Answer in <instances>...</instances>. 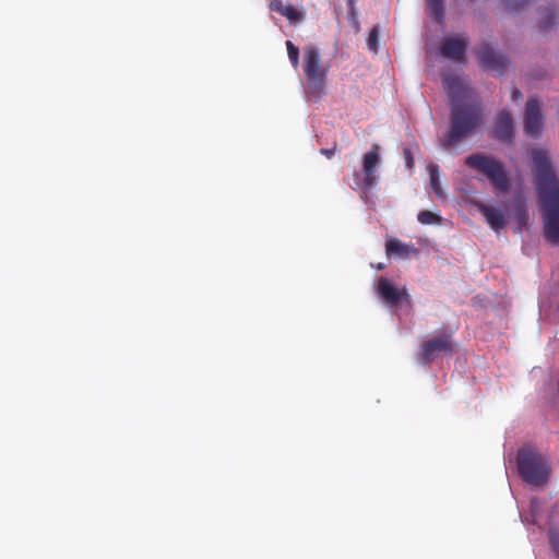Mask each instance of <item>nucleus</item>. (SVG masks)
<instances>
[{
  "mask_svg": "<svg viewBox=\"0 0 559 559\" xmlns=\"http://www.w3.org/2000/svg\"><path fill=\"white\" fill-rule=\"evenodd\" d=\"M451 97L450 128L440 139L443 150H451L469 138L483 122V109L477 100H465L467 88L456 76L447 80Z\"/></svg>",
  "mask_w": 559,
  "mask_h": 559,
  "instance_id": "1",
  "label": "nucleus"
},
{
  "mask_svg": "<svg viewBox=\"0 0 559 559\" xmlns=\"http://www.w3.org/2000/svg\"><path fill=\"white\" fill-rule=\"evenodd\" d=\"M531 155L536 169L534 183L543 210L544 234L552 245H559V179L545 151L534 148Z\"/></svg>",
  "mask_w": 559,
  "mask_h": 559,
  "instance_id": "2",
  "label": "nucleus"
},
{
  "mask_svg": "<svg viewBox=\"0 0 559 559\" xmlns=\"http://www.w3.org/2000/svg\"><path fill=\"white\" fill-rule=\"evenodd\" d=\"M302 70L306 76V93L313 99H320L325 93L330 63L323 62L320 50L307 47L302 57Z\"/></svg>",
  "mask_w": 559,
  "mask_h": 559,
  "instance_id": "3",
  "label": "nucleus"
},
{
  "mask_svg": "<svg viewBox=\"0 0 559 559\" xmlns=\"http://www.w3.org/2000/svg\"><path fill=\"white\" fill-rule=\"evenodd\" d=\"M518 467L521 477L528 484L542 486L549 478V462L535 450L521 449L518 453Z\"/></svg>",
  "mask_w": 559,
  "mask_h": 559,
  "instance_id": "4",
  "label": "nucleus"
},
{
  "mask_svg": "<svg viewBox=\"0 0 559 559\" xmlns=\"http://www.w3.org/2000/svg\"><path fill=\"white\" fill-rule=\"evenodd\" d=\"M465 164L484 174L499 191L507 192L510 189L508 174L499 160L485 154H472L465 158Z\"/></svg>",
  "mask_w": 559,
  "mask_h": 559,
  "instance_id": "5",
  "label": "nucleus"
},
{
  "mask_svg": "<svg viewBox=\"0 0 559 559\" xmlns=\"http://www.w3.org/2000/svg\"><path fill=\"white\" fill-rule=\"evenodd\" d=\"M454 342L450 333H441L424 341L416 354L417 360L423 365H429L440 356H452Z\"/></svg>",
  "mask_w": 559,
  "mask_h": 559,
  "instance_id": "6",
  "label": "nucleus"
},
{
  "mask_svg": "<svg viewBox=\"0 0 559 559\" xmlns=\"http://www.w3.org/2000/svg\"><path fill=\"white\" fill-rule=\"evenodd\" d=\"M379 145L378 144H373L372 145V148L370 151H368L364 156H362V175H364V178L360 179L359 176L357 174H355L354 176V185L349 183V186L354 189H366V190H369L371 189L377 180H378V176L376 175V171H377V168L380 164V153H379Z\"/></svg>",
  "mask_w": 559,
  "mask_h": 559,
  "instance_id": "7",
  "label": "nucleus"
},
{
  "mask_svg": "<svg viewBox=\"0 0 559 559\" xmlns=\"http://www.w3.org/2000/svg\"><path fill=\"white\" fill-rule=\"evenodd\" d=\"M377 295L390 308H396L402 304H412L406 287H395L389 278L383 276L377 283Z\"/></svg>",
  "mask_w": 559,
  "mask_h": 559,
  "instance_id": "8",
  "label": "nucleus"
},
{
  "mask_svg": "<svg viewBox=\"0 0 559 559\" xmlns=\"http://www.w3.org/2000/svg\"><path fill=\"white\" fill-rule=\"evenodd\" d=\"M544 116L542 103L536 97H531L524 111V132L532 139H538L543 133Z\"/></svg>",
  "mask_w": 559,
  "mask_h": 559,
  "instance_id": "9",
  "label": "nucleus"
},
{
  "mask_svg": "<svg viewBox=\"0 0 559 559\" xmlns=\"http://www.w3.org/2000/svg\"><path fill=\"white\" fill-rule=\"evenodd\" d=\"M468 46V37L464 34H455L442 39L440 55L455 62H462Z\"/></svg>",
  "mask_w": 559,
  "mask_h": 559,
  "instance_id": "10",
  "label": "nucleus"
},
{
  "mask_svg": "<svg viewBox=\"0 0 559 559\" xmlns=\"http://www.w3.org/2000/svg\"><path fill=\"white\" fill-rule=\"evenodd\" d=\"M479 66L497 74L504 73L508 60L501 53L496 52L488 44H483L476 52Z\"/></svg>",
  "mask_w": 559,
  "mask_h": 559,
  "instance_id": "11",
  "label": "nucleus"
},
{
  "mask_svg": "<svg viewBox=\"0 0 559 559\" xmlns=\"http://www.w3.org/2000/svg\"><path fill=\"white\" fill-rule=\"evenodd\" d=\"M478 211L483 214L490 228L496 233L504 229L508 225V218L506 214L496 206L478 204Z\"/></svg>",
  "mask_w": 559,
  "mask_h": 559,
  "instance_id": "12",
  "label": "nucleus"
},
{
  "mask_svg": "<svg viewBox=\"0 0 559 559\" xmlns=\"http://www.w3.org/2000/svg\"><path fill=\"white\" fill-rule=\"evenodd\" d=\"M513 119L507 110H502L497 118L493 136L501 142L509 143L513 139Z\"/></svg>",
  "mask_w": 559,
  "mask_h": 559,
  "instance_id": "13",
  "label": "nucleus"
},
{
  "mask_svg": "<svg viewBox=\"0 0 559 559\" xmlns=\"http://www.w3.org/2000/svg\"><path fill=\"white\" fill-rule=\"evenodd\" d=\"M385 251L389 257H399L406 259L409 255H416L418 250L412 243H403L399 239H388L385 243Z\"/></svg>",
  "mask_w": 559,
  "mask_h": 559,
  "instance_id": "14",
  "label": "nucleus"
},
{
  "mask_svg": "<svg viewBox=\"0 0 559 559\" xmlns=\"http://www.w3.org/2000/svg\"><path fill=\"white\" fill-rule=\"evenodd\" d=\"M270 10L282 14L290 22H300L304 20V14L300 11L290 4H284L282 0H272L270 2Z\"/></svg>",
  "mask_w": 559,
  "mask_h": 559,
  "instance_id": "15",
  "label": "nucleus"
},
{
  "mask_svg": "<svg viewBox=\"0 0 559 559\" xmlns=\"http://www.w3.org/2000/svg\"><path fill=\"white\" fill-rule=\"evenodd\" d=\"M426 2L429 16L441 23L444 17V0H426Z\"/></svg>",
  "mask_w": 559,
  "mask_h": 559,
  "instance_id": "16",
  "label": "nucleus"
},
{
  "mask_svg": "<svg viewBox=\"0 0 559 559\" xmlns=\"http://www.w3.org/2000/svg\"><path fill=\"white\" fill-rule=\"evenodd\" d=\"M428 169H429L431 189L439 198H442L443 191L441 189L440 179H439V166L436 164H430Z\"/></svg>",
  "mask_w": 559,
  "mask_h": 559,
  "instance_id": "17",
  "label": "nucleus"
},
{
  "mask_svg": "<svg viewBox=\"0 0 559 559\" xmlns=\"http://www.w3.org/2000/svg\"><path fill=\"white\" fill-rule=\"evenodd\" d=\"M515 221L519 225V229L521 230L528 223V212L524 203H518L515 209Z\"/></svg>",
  "mask_w": 559,
  "mask_h": 559,
  "instance_id": "18",
  "label": "nucleus"
},
{
  "mask_svg": "<svg viewBox=\"0 0 559 559\" xmlns=\"http://www.w3.org/2000/svg\"><path fill=\"white\" fill-rule=\"evenodd\" d=\"M557 22V14L554 9H548L539 22L540 29H547Z\"/></svg>",
  "mask_w": 559,
  "mask_h": 559,
  "instance_id": "19",
  "label": "nucleus"
},
{
  "mask_svg": "<svg viewBox=\"0 0 559 559\" xmlns=\"http://www.w3.org/2000/svg\"><path fill=\"white\" fill-rule=\"evenodd\" d=\"M418 222L424 224V225H429V224H437V223H440L441 221V217L430 211H421L419 212L418 216Z\"/></svg>",
  "mask_w": 559,
  "mask_h": 559,
  "instance_id": "20",
  "label": "nucleus"
},
{
  "mask_svg": "<svg viewBox=\"0 0 559 559\" xmlns=\"http://www.w3.org/2000/svg\"><path fill=\"white\" fill-rule=\"evenodd\" d=\"M286 48L289 61L296 69L299 64V49L290 40L286 41Z\"/></svg>",
  "mask_w": 559,
  "mask_h": 559,
  "instance_id": "21",
  "label": "nucleus"
},
{
  "mask_svg": "<svg viewBox=\"0 0 559 559\" xmlns=\"http://www.w3.org/2000/svg\"><path fill=\"white\" fill-rule=\"evenodd\" d=\"M530 0H503L506 8L511 12H518L525 8Z\"/></svg>",
  "mask_w": 559,
  "mask_h": 559,
  "instance_id": "22",
  "label": "nucleus"
},
{
  "mask_svg": "<svg viewBox=\"0 0 559 559\" xmlns=\"http://www.w3.org/2000/svg\"><path fill=\"white\" fill-rule=\"evenodd\" d=\"M378 39H379V33H378V29L377 27H373L370 33H369V37H368V48L372 51H377V48H378Z\"/></svg>",
  "mask_w": 559,
  "mask_h": 559,
  "instance_id": "23",
  "label": "nucleus"
},
{
  "mask_svg": "<svg viewBox=\"0 0 559 559\" xmlns=\"http://www.w3.org/2000/svg\"><path fill=\"white\" fill-rule=\"evenodd\" d=\"M549 542H550V545L552 547V549L555 550V552L558 555L559 557V530H550L549 532Z\"/></svg>",
  "mask_w": 559,
  "mask_h": 559,
  "instance_id": "24",
  "label": "nucleus"
},
{
  "mask_svg": "<svg viewBox=\"0 0 559 559\" xmlns=\"http://www.w3.org/2000/svg\"><path fill=\"white\" fill-rule=\"evenodd\" d=\"M335 152H336V147H332V148H321L320 150V153L322 155H324L325 157L328 158H332L334 155H335Z\"/></svg>",
  "mask_w": 559,
  "mask_h": 559,
  "instance_id": "25",
  "label": "nucleus"
},
{
  "mask_svg": "<svg viewBox=\"0 0 559 559\" xmlns=\"http://www.w3.org/2000/svg\"><path fill=\"white\" fill-rule=\"evenodd\" d=\"M404 155H405V158H406L407 167L412 168L413 165H414V159H413L411 151L409 150H404Z\"/></svg>",
  "mask_w": 559,
  "mask_h": 559,
  "instance_id": "26",
  "label": "nucleus"
},
{
  "mask_svg": "<svg viewBox=\"0 0 559 559\" xmlns=\"http://www.w3.org/2000/svg\"><path fill=\"white\" fill-rule=\"evenodd\" d=\"M522 93L519 88L514 87L513 91H512V95H511V98L512 100H519L522 98Z\"/></svg>",
  "mask_w": 559,
  "mask_h": 559,
  "instance_id": "27",
  "label": "nucleus"
},
{
  "mask_svg": "<svg viewBox=\"0 0 559 559\" xmlns=\"http://www.w3.org/2000/svg\"><path fill=\"white\" fill-rule=\"evenodd\" d=\"M383 267H384V266H383L382 264H379V265L377 266V269H378V270H382Z\"/></svg>",
  "mask_w": 559,
  "mask_h": 559,
  "instance_id": "28",
  "label": "nucleus"
}]
</instances>
